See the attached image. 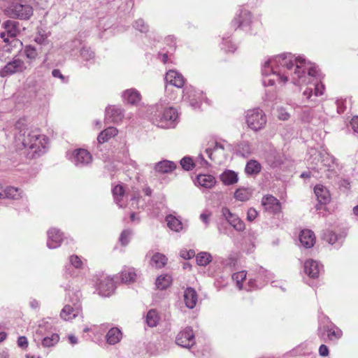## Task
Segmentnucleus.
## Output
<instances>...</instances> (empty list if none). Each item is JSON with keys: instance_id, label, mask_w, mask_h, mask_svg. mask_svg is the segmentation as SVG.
Here are the masks:
<instances>
[{"instance_id": "49", "label": "nucleus", "mask_w": 358, "mask_h": 358, "mask_svg": "<svg viewBox=\"0 0 358 358\" xmlns=\"http://www.w3.org/2000/svg\"><path fill=\"white\" fill-rule=\"evenodd\" d=\"M70 262L76 268H80L83 266V262L77 255L71 256Z\"/></svg>"}, {"instance_id": "30", "label": "nucleus", "mask_w": 358, "mask_h": 358, "mask_svg": "<svg viewBox=\"0 0 358 358\" xmlns=\"http://www.w3.org/2000/svg\"><path fill=\"white\" fill-rule=\"evenodd\" d=\"M262 169V166L259 162L255 159L250 160L245 169V173L248 176L257 175Z\"/></svg>"}, {"instance_id": "23", "label": "nucleus", "mask_w": 358, "mask_h": 358, "mask_svg": "<svg viewBox=\"0 0 358 358\" xmlns=\"http://www.w3.org/2000/svg\"><path fill=\"white\" fill-rule=\"evenodd\" d=\"M196 182L203 187L210 189L215 186L216 180L211 175L200 174L196 177Z\"/></svg>"}, {"instance_id": "31", "label": "nucleus", "mask_w": 358, "mask_h": 358, "mask_svg": "<svg viewBox=\"0 0 358 358\" xmlns=\"http://www.w3.org/2000/svg\"><path fill=\"white\" fill-rule=\"evenodd\" d=\"M167 260L168 259L164 255L156 252L150 260V264L153 267L161 268L166 264Z\"/></svg>"}, {"instance_id": "22", "label": "nucleus", "mask_w": 358, "mask_h": 358, "mask_svg": "<svg viewBox=\"0 0 358 358\" xmlns=\"http://www.w3.org/2000/svg\"><path fill=\"white\" fill-rule=\"evenodd\" d=\"M314 192L320 203L326 204L330 201L331 196L329 192L323 185H316L314 188Z\"/></svg>"}, {"instance_id": "6", "label": "nucleus", "mask_w": 358, "mask_h": 358, "mask_svg": "<svg viewBox=\"0 0 358 358\" xmlns=\"http://www.w3.org/2000/svg\"><path fill=\"white\" fill-rule=\"evenodd\" d=\"M310 76H316L317 71L315 66L307 67L304 59L299 57L296 59V69L291 75V81L296 85L306 83V73Z\"/></svg>"}, {"instance_id": "36", "label": "nucleus", "mask_w": 358, "mask_h": 358, "mask_svg": "<svg viewBox=\"0 0 358 358\" xmlns=\"http://www.w3.org/2000/svg\"><path fill=\"white\" fill-rule=\"evenodd\" d=\"M145 322L150 327H156L159 322V316L155 310H150L146 315Z\"/></svg>"}, {"instance_id": "13", "label": "nucleus", "mask_w": 358, "mask_h": 358, "mask_svg": "<svg viewBox=\"0 0 358 358\" xmlns=\"http://www.w3.org/2000/svg\"><path fill=\"white\" fill-rule=\"evenodd\" d=\"M222 213L229 224L236 230L243 231L245 229V226L244 222L236 215L232 213L229 208H222Z\"/></svg>"}, {"instance_id": "3", "label": "nucleus", "mask_w": 358, "mask_h": 358, "mask_svg": "<svg viewBox=\"0 0 358 358\" xmlns=\"http://www.w3.org/2000/svg\"><path fill=\"white\" fill-rule=\"evenodd\" d=\"M151 114L153 122L161 128L173 127L178 117L176 109L166 106L162 101L152 107Z\"/></svg>"}, {"instance_id": "11", "label": "nucleus", "mask_w": 358, "mask_h": 358, "mask_svg": "<svg viewBox=\"0 0 358 358\" xmlns=\"http://www.w3.org/2000/svg\"><path fill=\"white\" fill-rule=\"evenodd\" d=\"M262 205L265 210L274 214L279 213L281 209L280 203L278 199L270 194L263 196Z\"/></svg>"}, {"instance_id": "37", "label": "nucleus", "mask_w": 358, "mask_h": 358, "mask_svg": "<svg viewBox=\"0 0 358 358\" xmlns=\"http://www.w3.org/2000/svg\"><path fill=\"white\" fill-rule=\"evenodd\" d=\"M3 197L14 199H17L20 197V189L14 187H7L5 189L3 188Z\"/></svg>"}, {"instance_id": "59", "label": "nucleus", "mask_w": 358, "mask_h": 358, "mask_svg": "<svg viewBox=\"0 0 358 358\" xmlns=\"http://www.w3.org/2000/svg\"><path fill=\"white\" fill-rule=\"evenodd\" d=\"M46 40V37L43 36H38L35 38V41L38 43L43 44Z\"/></svg>"}, {"instance_id": "39", "label": "nucleus", "mask_w": 358, "mask_h": 358, "mask_svg": "<svg viewBox=\"0 0 358 358\" xmlns=\"http://www.w3.org/2000/svg\"><path fill=\"white\" fill-rule=\"evenodd\" d=\"M112 192L116 203L120 206H122V205L120 203L122 200V197L124 194L123 187L120 185H117L113 187V189H112Z\"/></svg>"}, {"instance_id": "15", "label": "nucleus", "mask_w": 358, "mask_h": 358, "mask_svg": "<svg viewBox=\"0 0 358 358\" xmlns=\"http://www.w3.org/2000/svg\"><path fill=\"white\" fill-rule=\"evenodd\" d=\"M321 266L318 262L313 259H308L305 262L303 271L304 273L311 278H316L319 276Z\"/></svg>"}, {"instance_id": "47", "label": "nucleus", "mask_w": 358, "mask_h": 358, "mask_svg": "<svg viewBox=\"0 0 358 358\" xmlns=\"http://www.w3.org/2000/svg\"><path fill=\"white\" fill-rule=\"evenodd\" d=\"M71 157H91L87 150L84 148H77L71 153Z\"/></svg>"}, {"instance_id": "2", "label": "nucleus", "mask_w": 358, "mask_h": 358, "mask_svg": "<svg viewBox=\"0 0 358 358\" xmlns=\"http://www.w3.org/2000/svg\"><path fill=\"white\" fill-rule=\"evenodd\" d=\"M204 152L208 157H227L231 155L246 157L252 154V148L248 141L241 142L234 149L225 141L212 139L207 143Z\"/></svg>"}, {"instance_id": "12", "label": "nucleus", "mask_w": 358, "mask_h": 358, "mask_svg": "<svg viewBox=\"0 0 358 358\" xmlns=\"http://www.w3.org/2000/svg\"><path fill=\"white\" fill-rule=\"evenodd\" d=\"M124 117L123 110L118 106H111L106 109L105 120L109 122H120Z\"/></svg>"}, {"instance_id": "50", "label": "nucleus", "mask_w": 358, "mask_h": 358, "mask_svg": "<svg viewBox=\"0 0 358 358\" xmlns=\"http://www.w3.org/2000/svg\"><path fill=\"white\" fill-rule=\"evenodd\" d=\"M26 56L29 59H34L36 57V49L31 45H28L24 50Z\"/></svg>"}, {"instance_id": "60", "label": "nucleus", "mask_w": 358, "mask_h": 358, "mask_svg": "<svg viewBox=\"0 0 358 358\" xmlns=\"http://www.w3.org/2000/svg\"><path fill=\"white\" fill-rule=\"evenodd\" d=\"M313 94V89L312 88H307L303 92V95L307 97V99H310Z\"/></svg>"}, {"instance_id": "57", "label": "nucleus", "mask_w": 358, "mask_h": 358, "mask_svg": "<svg viewBox=\"0 0 358 358\" xmlns=\"http://www.w3.org/2000/svg\"><path fill=\"white\" fill-rule=\"evenodd\" d=\"M210 215V213H203L200 215V219L203 222L208 225L209 223V218Z\"/></svg>"}, {"instance_id": "19", "label": "nucleus", "mask_w": 358, "mask_h": 358, "mask_svg": "<svg viewBox=\"0 0 358 358\" xmlns=\"http://www.w3.org/2000/svg\"><path fill=\"white\" fill-rule=\"evenodd\" d=\"M299 241L306 248H310L315 243V234L310 229L302 230L299 235Z\"/></svg>"}, {"instance_id": "64", "label": "nucleus", "mask_w": 358, "mask_h": 358, "mask_svg": "<svg viewBox=\"0 0 358 358\" xmlns=\"http://www.w3.org/2000/svg\"><path fill=\"white\" fill-rule=\"evenodd\" d=\"M233 23H234V25L236 26V27H239L241 26H243L245 24V21H238L236 19H235L234 21H233Z\"/></svg>"}, {"instance_id": "52", "label": "nucleus", "mask_w": 358, "mask_h": 358, "mask_svg": "<svg viewBox=\"0 0 358 358\" xmlns=\"http://www.w3.org/2000/svg\"><path fill=\"white\" fill-rule=\"evenodd\" d=\"M17 345L25 349L28 347V341L25 336H20L17 339Z\"/></svg>"}, {"instance_id": "48", "label": "nucleus", "mask_w": 358, "mask_h": 358, "mask_svg": "<svg viewBox=\"0 0 358 358\" xmlns=\"http://www.w3.org/2000/svg\"><path fill=\"white\" fill-rule=\"evenodd\" d=\"M135 29L139 30L141 32H146L148 30V26L142 19L137 20L134 24Z\"/></svg>"}, {"instance_id": "18", "label": "nucleus", "mask_w": 358, "mask_h": 358, "mask_svg": "<svg viewBox=\"0 0 358 358\" xmlns=\"http://www.w3.org/2000/svg\"><path fill=\"white\" fill-rule=\"evenodd\" d=\"M165 79L167 83L178 88L182 87L185 84L183 76L176 71L171 70L167 72Z\"/></svg>"}, {"instance_id": "5", "label": "nucleus", "mask_w": 358, "mask_h": 358, "mask_svg": "<svg viewBox=\"0 0 358 358\" xmlns=\"http://www.w3.org/2000/svg\"><path fill=\"white\" fill-rule=\"evenodd\" d=\"M262 75L264 76L263 83L264 85L272 86L275 81L286 83L287 76L285 73L281 74L280 70L278 71L275 63L271 59L266 61L262 69Z\"/></svg>"}, {"instance_id": "45", "label": "nucleus", "mask_w": 358, "mask_h": 358, "mask_svg": "<svg viewBox=\"0 0 358 358\" xmlns=\"http://www.w3.org/2000/svg\"><path fill=\"white\" fill-rule=\"evenodd\" d=\"M71 162L76 166L83 167L92 163V158H71Z\"/></svg>"}, {"instance_id": "27", "label": "nucleus", "mask_w": 358, "mask_h": 358, "mask_svg": "<svg viewBox=\"0 0 358 358\" xmlns=\"http://www.w3.org/2000/svg\"><path fill=\"white\" fill-rule=\"evenodd\" d=\"M118 133L117 129L114 127H109L102 131L98 136L97 140L99 143L107 142L111 138L115 136Z\"/></svg>"}, {"instance_id": "9", "label": "nucleus", "mask_w": 358, "mask_h": 358, "mask_svg": "<svg viewBox=\"0 0 358 358\" xmlns=\"http://www.w3.org/2000/svg\"><path fill=\"white\" fill-rule=\"evenodd\" d=\"M27 69L25 62L18 57H14L0 69V77L6 78L16 73H22Z\"/></svg>"}, {"instance_id": "29", "label": "nucleus", "mask_w": 358, "mask_h": 358, "mask_svg": "<svg viewBox=\"0 0 358 358\" xmlns=\"http://www.w3.org/2000/svg\"><path fill=\"white\" fill-rule=\"evenodd\" d=\"M220 179L226 185H234L238 182V175L236 172L227 170L220 175Z\"/></svg>"}, {"instance_id": "14", "label": "nucleus", "mask_w": 358, "mask_h": 358, "mask_svg": "<svg viewBox=\"0 0 358 358\" xmlns=\"http://www.w3.org/2000/svg\"><path fill=\"white\" fill-rule=\"evenodd\" d=\"M47 245L50 249L58 248L63 240L62 233L57 229L52 228L48 231Z\"/></svg>"}, {"instance_id": "54", "label": "nucleus", "mask_w": 358, "mask_h": 358, "mask_svg": "<svg viewBox=\"0 0 358 358\" xmlns=\"http://www.w3.org/2000/svg\"><path fill=\"white\" fill-rule=\"evenodd\" d=\"M319 354L322 357H326L329 355V348L326 345H321L319 348Z\"/></svg>"}, {"instance_id": "51", "label": "nucleus", "mask_w": 358, "mask_h": 358, "mask_svg": "<svg viewBox=\"0 0 358 358\" xmlns=\"http://www.w3.org/2000/svg\"><path fill=\"white\" fill-rule=\"evenodd\" d=\"M257 211L255 208H250L247 213V220L252 222L257 217Z\"/></svg>"}, {"instance_id": "8", "label": "nucleus", "mask_w": 358, "mask_h": 358, "mask_svg": "<svg viewBox=\"0 0 358 358\" xmlns=\"http://www.w3.org/2000/svg\"><path fill=\"white\" fill-rule=\"evenodd\" d=\"M299 57H296L298 59ZM273 63H275V66L277 67V70L280 71L281 74H286L287 76V78L293 73H289V71L292 69L294 66V62L296 63V58H294V55L291 53H285L276 56L273 59H271Z\"/></svg>"}, {"instance_id": "10", "label": "nucleus", "mask_w": 358, "mask_h": 358, "mask_svg": "<svg viewBox=\"0 0 358 358\" xmlns=\"http://www.w3.org/2000/svg\"><path fill=\"white\" fill-rule=\"evenodd\" d=\"M176 343L185 348H190L195 343V338L193 330L187 327L180 331L176 338Z\"/></svg>"}, {"instance_id": "44", "label": "nucleus", "mask_w": 358, "mask_h": 358, "mask_svg": "<svg viewBox=\"0 0 358 358\" xmlns=\"http://www.w3.org/2000/svg\"><path fill=\"white\" fill-rule=\"evenodd\" d=\"M180 164L186 171L192 170L196 166L195 162L193 161V158H182L180 160Z\"/></svg>"}, {"instance_id": "7", "label": "nucleus", "mask_w": 358, "mask_h": 358, "mask_svg": "<svg viewBox=\"0 0 358 358\" xmlns=\"http://www.w3.org/2000/svg\"><path fill=\"white\" fill-rule=\"evenodd\" d=\"M245 120L248 127L255 131L262 129L267 122L265 113L259 108L248 110L245 114Z\"/></svg>"}, {"instance_id": "4", "label": "nucleus", "mask_w": 358, "mask_h": 358, "mask_svg": "<svg viewBox=\"0 0 358 358\" xmlns=\"http://www.w3.org/2000/svg\"><path fill=\"white\" fill-rule=\"evenodd\" d=\"M5 13L11 18L29 20L33 15V8L23 0H17L6 7Z\"/></svg>"}, {"instance_id": "53", "label": "nucleus", "mask_w": 358, "mask_h": 358, "mask_svg": "<svg viewBox=\"0 0 358 358\" xmlns=\"http://www.w3.org/2000/svg\"><path fill=\"white\" fill-rule=\"evenodd\" d=\"M324 86L322 83L315 85L314 94L315 96H321L324 93Z\"/></svg>"}, {"instance_id": "62", "label": "nucleus", "mask_w": 358, "mask_h": 358, "mask_svg": "<svg viewBox=\"0 0 358 358\" xmlns=\"http://www.w3.org/2000/svg\"><path fill=\"white\" fill-rule=\"evenodd\" d=\"M1 38L3 40L5 43H8L10 36H7V32L5 31L4 32L1 33Z\"/></svg>"}, {"instance_id": "55", "label": "nucleus", "mask_w": 358, "mask_h": 358, "mask_svg": "<svg viewBox=\"0 0 358 358\" xmlns=\"http://www.w3.org/2000/svg\"><path fill=\"white\" fill-rule=\"evenodd\" d=\"M350 125L352 129L358 133V116H355L352 118L350 121Z\"/></svg>"}, {"instance_id": "43", "label": "nucleus", "mask_w": 358, "mask_h": 358, "mask_svg": "<svg viewBox=\"0 0 358 358\" xmlns=\"http://www.w3.org/2000/svg\"><path fill=\"white\" fill-rule=\"evenodd\" d=\"M131 234L132 231L129 229L122 231L119 239L122 245L125 246L129 243Z\"/></svg>"}, {"instance_id": "28", "label": "nucleus", "mask_w": 358, "mask_h": 358, "mask_svg": "<svg viewBox=\"0 0 358 358\" xmlns=\"http://www.w3.org/2000/svg\"><path fill=\"white\" fill-rule=\"evenodd\" d=\"M137 274L134 268H124L120 273L122 282L131 283L136 281Z\"/></svg>"}, {"instance_id": "16", "label": "nucleus", "mask_w": 358, "mask_h": 358, "mask_svg": "<svg viewBox=\"0 0 358 358\" xmlns=\"http://www.w3.org/2000/svg\"><path fill=\"white\" fill-rule=\"evenodd\" d=\"M325 334L330 341L338 340L341 338L343 335L342 331L334 324L323 327L322 329H321V336H324Z\"/></svg>"}, {"instance_id": "56", "label": "nucleus", "mask_w": 358, "mask_h": 358, "mask_svg": "<svg viewBox=\"0 0 358 358\" xmlns=\"http://www.w3.org/2000/svg\"><path fill=\"white\" fill-rule=\"evenodd\" d=\"M52 75L55 78H60L63 82H64V80H65L64 76L62 75L60 70H59V69H53L52 71Z\"/></svg>"}, {"instance_id": "40", "label": "nucleus", "mask_w": 358, "mask_h": 358, "mask_svg": "<svg viewBox=\"0 0 358 358\" xmlns=\"http://www.w3.org/2000/svg\"><path fill=\"white\" fill-rule=\"evenodd\" d=\"M59 336L57 334H53L51 336L45 337L42 341V345L44 347H52L58 343Z\"/></svg>"}, {"instance_id": "17", "label": "nucleus", "mask_w": 358, "mask_h": 358, "mask_svg": "<svg viewBox=\"0 0 358 358\" xmlns=\"http://www.w3.org/2000/svg\"><path fill=\"white\" fill-rule=\"evenodd\" d=\"M115 288L113 280L110 278H106L100 282L98 290L101 295L108 296L113 293Z\"/></svg>"}, {"instance_id": "26", "label": "nucleus", "mask_w": 358, "mask_h": 358, "mask_svg": "<svg viewBox=\"0 0 358 358\" xmlns=\"http://www.w3.org/2000/svg\"><path fill=\"white\" fill-rule=\"evenodd\" d=\"M176 168V165L174 162L166 159L162 160L155 165V171L162 173H167L173 171Z\"/></svg>"}, {"instance_id": "24", "label": "nucleus", "mask_w": 358, "mask_h": 358, "mask_svg": "<svg viewBox=\"0 0 358 358\" xmlns=\"http://www.w3.org/2000/svg\"><path fill=\"white\" fill-rule=\"evenodd\" d=\"M123 97L129 103L135 105L140 102L141 95L136 89H129L124 91Z\"/></svg>"}, {"instance_id": "38", "label": "nucleus", "mask_w": 358, "mask_h": 358, "mask_svg": "<svg viewBox=\"0 0 358 358\" xmlns=\"http://www.w3.org/2000/svg\"><path fill=\"white\" fill-rule=\"evenodd\" d=\"M211 261L212 257L210 253L201 252L196 255V263L199 266H206Z\"/></svg>"}, {"instance_id": "63", "label": "nucleus", "mask_w": 358, "mask_h": 358, "mask_svg": "<svg viewBox=\"0 0 358 358\" xmlns=\"http://www.w3.org/2000/svg\"><path fill=\"white\" fill-rule=\"evenodd\" d=\"M289 117V115L287 113L280 112L279 118L281 120H287Z\"/></svg>"}, {"instance_id": "34", "label": "nucleus", "mask_w": 358, "mask_h": 358, "mask_svg": "<svg viewBox=\"0 0 358 358\" xmlns=\"http://www.w3.org/2000/svg\"><path fill=\"white\" fill-rule=\"evenodd\" d=\"M168 227L173 231H180L182 228V224L180 220L172 215H169L166 217Z\"/></svg>"}, {"instance_id": "1", "label": "nucleus", "mask_w": 358, "mask_h": 358, "mask_svg": "<svg viewBox=\"0 0 358 358\" xmlns=\"http://www.w3.org/2000/svg\"><path fill=\"white\" fill-rule=\"evenodd\" d=\"M15 127L19 130L15 134V141L24 148L32 150V157L45 155L48 149V138L40 134L38 129L22 127V123L17 122Z\"/></svg>"}, {"instance_id": "46", "label": "nucleus", "mask_w": 358, "mask_h": 358, "mask_svg": "<svg viewBox=\"0 0 358 358\" xmlns=\"http://www.w3.org/2000/svg\"><path fill=\"white\" fill-rule=\"evenodd\" d=\"M80 55L82 58L85 61H89L94 57V53L90 48H83L80 50Z\"/></svg>"}, {"instance_id": "41", "label": "nucleus", "mask_w": 358, "mask_h": 358, "mask_svg": "<svg viewBox=\"0 0 358 358\" xmlns=\"http://www.w3.org/2000/svg\"><path fill=\"white\" fill-rule=\"evenodd\" d=\"M232 278L234 280L236 281V285L238 287V289H241L242 287H243L242 282L246 278V272L245 271H242L235 273L233 274Z\"/></svg>"}, {"instance_id": "58", "label": "nucleus", "mask_w": 358, "mask_h": 358, "mask_svg": "<svg viewBox=\"0 0 358 358\" xmlns=\"http://www.w3.org/2000/svg\"><path fill=\"white\" fill-rule=\"evenodd\" d=\"M194 256V252L192 250H189L188 252H184L181 253V257L185 259H191Z\"/></svg>"}, {"instance_id": "20", "label": "nucleus", "mask_w": 358, "mask_h": 358, "mask_svg": "<svg viewBox=\"0 0 358 358\" xmlns=\"http://www.w3.org/2000/svg\"><path fill=\"white\" fill-rule=\"evenodd\" d=\"M198 300V295L196 290L192 287H187L184 292V301L185 306L190 309L196 306Z\"/></svg>"}, {"instance_id": "33", "label": "nucleus", "mask_w": 358, "mask_h": 358, "mask_svg": "<svg viewBox=\"0 0 358 358\" xmlns=\"http://www.w3.org/2000/svg\"><path fill=\"white\" fill-rule=\"evenodd\" d=\"M172 282V278L169 275H161L156 280V286L159 289L163 290L168 288Z\"/></svg>"}, {"instance_id": "21", "label": "nucleus", "mask_w": 358, "mask_h": 358, "mask_svg": "<svg viewBox=\"0 0 358 358\" xmlns=\"http://www.w3.org/2000/svg\"><path fill=\"white\" fill-rule=\"evenodd\" d=\"M3 27L7 32V36L15 38L20 34V23L17 21L8 20L3 24Z\"/></svg>"}, {"instance_id": "25", "label": "nucleus", "mask_w": 358, "mask_h": 358, "mask_svg": "<svg viewBox=\"0 0 358 358\" xmlns=\"http://www.w3.org/2000/svg\"><path fill=\"white\" fill-rule=\"evenodd\" d=\"M122 337V333L117 327L111 328L106 334V341L110 345L119 343Z\"/></svg>"}, {"instance_id": "32", "label": "nucleus", "mask_w": 358, "mask_h": 358, "mask_svg": "<svg viewBox=\"0 0 358 358\" xmlns=\"http://www.w3.org/2000/svg\"><path fill=\"white\" fill-rule=\"evenodd\" d=\"M78 314V309L73 308L70 305H66L60 313V316L66 321L71 320Z\"/></svg>"}, {"instance_id": "35", "label": "nucleus", "mask_w": 358, "mask_h": 358, "mask_svg": "<svg viewBox=\"0 0 358 358\" xmlns=\"http://www.w3.org/2000/svg\"><path fill=\"white\" fill-rule=\"evenodd\" d=\"M252 192L249 189L240 187L234 193V197L236 200L241 201H248L251 196Z\"/></svg>"}, {"instance_id": "61", "label": "nucleus", "mask_w": 358, "mask_h": 358, "mask_svg": "<svg viewBox=\"0 0 358 358\" xmlns=\"http://www.w3.org/2000/svg\"><path fill=\"white\" fill-rule=\"evenodd\" d=\"M350 182L348 180L344 179L341 181V186L345 189H348L350 187Z\"/></svg>"}, {"instance_id": "42", "label": "nucleus", "mask_w": 358, "mask_h": 358, "mask_svg": "<svg viewBox=\"0 0 358 358\" xmlns=\"http://www.w3.org/2000/svg\"><path fill=\"white\" fill-rule=\"evenodd\" d=\"M322 239L333 245L337 241L338 236L332 231L327 230L322 235Z\"/></svg>"}]
</instances>
